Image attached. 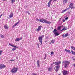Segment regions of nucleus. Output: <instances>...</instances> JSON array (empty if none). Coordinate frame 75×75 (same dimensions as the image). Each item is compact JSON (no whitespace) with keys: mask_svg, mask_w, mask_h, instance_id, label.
I'll return each mask as SVG.
<instances>
[{"mask_svg":"<svg viewBox=\"0 0 75 75\" xmlns=\"http://www.w3.org/2000/svg\"><path fill=\"white\" fill-rule=\"evenodd\" d=\"M55 65H57V66L55 67L54 69L56 72H58V71L59 69V67H60V65H59L61 64V62H55Z\"/></svg>","mask_w":75,"mask_h":75,"instance_id":"f257e3e1","label":"nucleus"},{"mask_svg":"<svg viewBox=\"0 0 75 75\" xmlns=\"http://www.w3.org/2000/svg\"><path fill=\"white\" fill-rule=\"evenodd\" d=\"M70 63V62L68 61L64 60L62 61V66L63 67L64 66L65 68H67L68 67V65H69Z\"/></svg>","mask_w":75,"mask_h":75,"instance_id":"f03ea898","label":"nucleus"},{"mask_svg":"<svg viewBox=\"0 0 75 75\" xmlns=\"http://www.w3.org/2000/svg\"><path fill=\"white\" fill-rule=\"evenodd\" d=\"M39 21L41 23H46V24H50V22L47 21L46 19H40Z\"/></svg>","mask_w":75,"mask_h":75,"instance_id":"7ed1b4c3","label":"nucleus"},{"mask_svg":"<svg viewBox=\"0 0 75 75\" xmlns=\"http://www.w3.org/2000/svg\"><path fill=\"white\" fill-rule=\"evenodd\" d=\"M44 37V35H42L41 36H40L38 38V40L40 42V45L42 44V38Z\"/></svg>","mask_w":75,"mask_h":75,"instance_id":"20e7f679","label":"nucleus"},{"mask_svg":"<svg viewBox=\"0 0 75 75\" xmlns=\"http://www.w3.org/2000/svg\"><path fill=\"white\" fill-rule=\"evenodd\" d=\"M17 68H16L13 67L11 70L12 73H16L17 71Z\"/></svg>","mask_w":75,"mask_h":75,"instance_id":"39448f33","label":"nucleus"},{"mask_svg":"<svg viewBox=\"0 0 75 75\" xmlns=\"http://www.w3.org/2000/svg\"><path fill=\"white\" fill-rule=\"evenodd\" d=\"M56 31H57V30L56 29H54L53 31V33L55 36L59 35V34L58 33L56 32Z\"/></svg>","mask_w":75,"mask_h":75,"instance_id":"423d86ee","label":"nucleus"},{"mask_svg":"<svg viewBox=\"0 0 75 75\" xmlns=\"http://www.w3.org/2000/svg\"><path fill=\"white\" fill-rule=\"evenodd\" d=\"M6 68V66L4 64H0V69H2L3 68Z\"/></svg>","mask_w":75,"mask_h":75,"instance_id":"0eeeda50","label":"nucleus"},{"mask_svg":"<svg viewBox=\"0 0 75 75\" xmlns=\"http://www.w3.org/2000/svg\"><path fill=\"white\" fill-rule=\"evenodd\" d=\"M64 75H67L68 74V72L66 70H64L62 71Z\"/></svg>","mask_w":75,"mask_h":75,"instance_id":"6e6552de","label":"nucleus"},{"mask_svg":"<svg viewBox=\"0 0 75 75\" xmlns=\"http://www.w3.org/2000/svg\"><path fill=\"white\" fill-rule=\"evenodd\" d=\"M73 5H74V4L72 3H71L69 5V7H70L71 9H72V8H75V7L73 6Z\"/></svg>","mask_w":75,"mask_h":75,"instance_id":"1a4fd4ad","label":"nucleus"},{"mask_svg":"<svg viewBox=\"0 0 75 75\" xmlns=\"http://www.w3.org/2000/svg\"><path fill=\"white\" fill-rule=\"evenodd\" d=\"M42 28V26H39L38 27V28L37 29V31H40V30H41Z\"/></svg>","mask_w":75,"mask_h":75,"instance_id":"9d476101","label":"nucleus"},{"mask_svg":"<svg viewBox=\"0 0 75 75\" xmlns=\"http://www.w3.org/2000/svg\"><path fill=\"white\" fill-rule=\"evenodd\" d=\"M52 1V0H50V1L48 3L47 6L48 7H50L51 5V2Z\"/></svg>","mask_w":75,"mask_h":75,"instance_id":"9b49d317","label":"nucleus"},{"mask_svg":"<svg viewBox=\"0 0 75 75\" xmlns=\"http://www.w3.org/2000/svg\"><path fill=\"white\" fill-rule=\"evenodd\" d=\"M20 23V21H18L17 23H16L13 26H12V28H14V27H16V25Z\"/></svg>","mask_w":75,"mask_h":75,"instance_id":"f8f14e48","label":"nucleus"},{"mask_svg":"<svg viewBox=\"0 0 75 75\" xmlns=\"http://www.w3.org/2000/svg\"><path fill=\"white\" fill-rule=\"evenodd\" d=\"M22 39V38H17L15 40V41H20Z\"/></svg>","mask_w":75,"mask_h":75,"instance_id":"ddd939ff","label":"nucleus"},{"mask_svg":"<svg viewBox=\"0 0 75 75\" xmlns=\"http://www.w3.org/2000/svg\"><path fill=\"white\" fill-rule=\"evenodd\" d=\"M4 28L5 29L7 30L8 28V26L7 25H5L4 26Z\"/></svg>","mask_w":75,"mask_h":75,"instance_id":"4468645a","label":"nucleus"},{"mask_svg":"<svg viewBox=\"0 0 75 75\" xmlns=\"http://www.w3.org/2000/svg\"><path fill=\"white\" fill-rule=\"evenodd\" d=\"M48 71L51 72L52 70V68L51 67H49L47 69Z\"/></svg>","mask_w":75,"mask_h":75,"instance_id":"2eb2a0df","label":"nucleus"},{"mask_svg":"<svg viewBox=\"0 0 75 75\" xmlns=\"http://www.w3.org/2000/svg\"><path fill=\"white\" fill-rule=\"evenodd\" d=\"M67 30V27H64L63 29H62V30H61V31H65V30Z\"/></svg>","mask_w":75,"mask_h":75,"instance_id":"dca6fc26","label":"nucleus"},{"mask_svg":"<svg viewBox=\"0 0 75 75\" xmlns=\"http://www.w3.org/2000/svg\"><path fill=\"white\" fill-rule=\"evenodd\" d=\"M65 51L66 52H69V53H70V54H71V52L70 51V50H67V49H65Z\"/></svg>","mask_w":75,"mask_h":75,"instance_id":"f3484780","label":"nucleus"},{"mask_svg":"<svg viewBox=\"0 0 75 75\" xmlns=\"http://www.w3.org/2000/svg\"><path fill=\"white\" fill-rule=\"evenodd\" d=\"M37 64L38 67H40V61L39 60H38L37 62Z\"/></svg>","mask_w":75,"mask_h":75,"instance_id":"a211bd4d","label":"nucleus"},{"mask_svg":"<svg viewBox=\"0 0 75 75\" xmlns=\"http://www.w3.org/2000/svg\"><path fill=\"white\" fill-rule=\"evenodd\" d=\"M63 4H64L68 2V0H63Z\"/></svg>","mask_w":75,"mask_h":75,"instance_id":"6ab92c4d","label":"nucleus"},{"mask_svg":"<svg viewBox=\"0 0 75 75\" xmlns=\"http://www.w3.org/2000/svg\"><path fill=\"white\" fill-rule=\"evenodd\" d=\"M13 17V13H11L9 15V17L10 18H11Z\"/></svg>","mask_w":75,"mask_h":75,"instance_id":"aec40b11","label":"nucleus"},{"mask_svg":"<svg viewBox=\"0 0 75 75\" xmlns=\"http://www.w3.org/2000/svg\"><path fill=\"white\" fill-rule=\"evenodd\" d=\"M9 45H11V47H15V48H17V47L14 46V45H13L12 44H11L10 43H9Z\"/></svg>","mask_w":75,"mask_h":75,"instance_id":"412c9836","label":"nucleus"},{"mask_svg":"<svg viewBox=\"0 0 75 75\" xmlns=\"http://www.w3.org/2000/svg\"><path fill=\"white\" fill-rule=\"evenodd\" d=\"M71 49H72L73 50H74V51H75V47L74 46H71Z\"/></svg>","mask_w":75,"mask_h":75,"instance_id":"4be33fe9","label":"nucleus"},{"mask_svg":"<svg viewBox=\"0 0 75 75\" xmlns=\"http://www.w3.org/2000/svg\"><path fill=\"white\" fill-rule=\"evenodd\" d=\"M71 54H73V55H75V52H74V51L71 50Z\"/></svg>","mask_w":75,"mask_h":75,"instance_id":"5701e85b","label":"nucleus"},{"mask_svg":"<svg viewBox=\"0 0 75 75\" xmlns=\"http://www.w3.org/2000/svg\"><path fill=\"white\" fill-rule=\"evenodd\" d=\"M0 36H1V37L2 38H4V36L3 35H0Z\"/></svg>","mask_w":75,"mask_h":75,"instance_id":"b1692460","label":"nucleus"},{"mask_svg":"<svg viewBox=\"0 0 75 75\" xmlns=\"http://www.w3.org/2000/svg\"><path fill=\"white\" fill-rule=\"evenodd\" d=\"M51 42H52V44H54V43H55V40H52L51 41Z\"/></svg>","mask_w":75,"mask_h":75,"instance_id":"393cba45","label":"nucleus"},{"mask_svg":"<svg viewBox=\"0 0 75 75\" xmlns=\"http://www.w3.org/2000/svg\"><path fill=\"white\" fill-rule=\"evenodd\" d=\"M68 34L66 33L64 34V37H68Z\"/></svg>","mask_w":75,"mask_h":75,"instance_id":"a878e982","label":"nucleus"},{"mask_svg":"<svg viewBox=\"0 0 75 75\" xmlns=\"http://www.w3.org/2000/svg\"><path fill=\"white\" fill-rule=\"evenodd\" d=\"M57 30H61V26L58 27L57 28Z\"/></svg>","mask_w":75,"mask_h":75,"instance_id":"bb28decb","label":"nucleus"},{"mask_svg":"<svg viewBox=\"0 0 75 75\" xmlns=\"http://www.w3.org/2000/svg\"><path fill=\"white\" fill-rule=\"evenodd\" d=\"M32 75H38V74H37L36 73H33L32 74Z\"/></svg>","mask_w":75,"mask_h":75,"instance_id":"cd10ccee","label":"nucleus"},{"mask_svg":"<svg viewBox=\"0 0 75 75\" xmlns=\"http://www.w3.org/2000/svg\"><path fill=\"white\" fill-rule=\"evenodd\" d=\"M16 50V48H13L12 49V51H15Z\"/></svg>","mask_w":75,"mask_h":75,"instance_id":"c85d7f7f","label":"nucleus"},{"mask_svg":"<svg viewBox=\"0 0 75 75\" xmlns=\"http://www.w3.org/2000/svg\"><path fill=\"white\" fill-rule=\"evenodd\" d=\"M14 2H15V0H11V3H13Z\"/></svg>","mask_w":75,"mask_h":75,"instance_id":"c756f323","label":"nucleus"},{"mask_svg":"<svg viewBox=\"0 0 75 75\" xmlns=\"http://www.w3.org/2000/svg\"><path fill=\"white\" fill-rule=\"evenodd\" d=\"M3 52V51L2 50H0V55H1V54H2V52Z\"/></svg>","mask_w":75,"mask_h":75,"instance_id":"7c9ffc66","label":"nucleus"},{"mask_svg":"<svg viewBox=\"0 0 75 75\" xmlns=\"http://www.w3.org/2000/svg\"><path fill=\"white\" fill-rule=\"evenodd\" d=\"M46 57H47V54H45V57L44 58V59H46Z\"/></svg>","mask_w":75,"mask_h":75,"instance_id":"2f4dec72","label":"nucleus"},{"mask_svg":"<svg viewBox=\"0 0 75 75\" xmlns=\"http://www.w3.org/2000/svg\"><path fill=\"white\" fill-rule=\"evenodd\" d=\"M54 54V53L53 52H51V55H53Z\"/></svg>","mask_w":75,"mask_h":75,"instance_id":"473e14b6","label":"nucleus"},{"mask_svg":"<svg viewBox=\"0 0 75 75\" xmlns=\"http://www.w3.org/2000/svg\"><path fill=\"white\" fill-rule=\"evenodd\" d=\"M68 17H67V18H65V20H68Z\"/></svg>","mask_w":75,"mask_h":75,"instance_id":"72a5a7b5","label":"nucleus"},{"mask_svg":"<svg viewBox=\"0 0 75 75\" xmlns=\"http://www.w3.org/2000/svg\"><path fill=\"white\" fill-rule=\"evenodd\" d=\"M67 10V9H65L64 10V12H65Z\"/></svg>","mask_w":75,"mask_h":75,"instance_id":"f704fd0d","label":"nucleus"},{"mask_svg":"<svg viewBox=\"0 0 75 75\" xmlns=\"http://www.w3.org/2000/svg\"><path fill=\"white\" fill-rule=\"evenodd\" d=\"M62 37H65V36H64V34L62 35Z\"/></svg>","mask_w":75,"mask_h":75,"instance_id":"c9c22d12","label":"nucleus"},{"mask_svg":"<svg viewBox=\"0 0 75 75\" xmlns=\"http://www.w3.org/2000/svg\"><path fill=\"white\" fill-rule=\"evenodd\" d=\"M14 60L12 59V60H11L9 61H14Z\"/></svg>","mask_w":75,"mask_h":75,"instance_id":"e433bc0d","label":"nucleus"},{"mask_svg":"<svg viewBox=\"0 0 75 75\" xmlns=\"http://www.w3.org/2000/svg\"><path fill=\"white\" fill-rule=\"evenodd\" d=\"M69 9H70V8H68L66 9H67V10H69Z\"/></svg>","mask_w":75,"mask_h":75,"instance_id":"4c0bfd02","label":"nucleus"},{"mask_svg":"<svg viewBox=\"0 0 75 75\" xmlns=\"http://www.w3.org/2000/svg\"><path fill=\"white\" fill-rule=\"evenodd\" d=\"M26 13H27H27H29V12L28 11H26Z\"/></svg>","mask_w":75,"mask_h":75,"instance_id":"58836bf2","label":"nucleus"},{"mask_svg":"<svg viewBox=\"0 0 75 75\" xmlns=\"http://www.w3.org/2000/svg\"><path fill=\"white\" fill-rule=\"evenodd\" d=\"M36 20H37L38 21H39V19L38 18H36Z\"/></svg>","mask_w":75,"mask_h":75,"instance_id":"ea45409f","label":"nucleus"},{"mask_svg":"<svg viewBox=\"0 0 75 75\" xmlns=\"http://www.w3.org/2000/svg\"><path fill=\"white\" fill-rule=\"evenodd\" d=\"M73 66H74V67L75 68V64H74Z\"/></svg>","mask_w":75,"mask_h":75,"instance_id":"a19ab883","label":"nucleus"},{"mask_svg":"<svg viewBox=\"0 0 75 75\" xmlns=\"http://www.w3.org/2000/svg\"><path fill=\"white\" fill-rule=\"evenodd\" d=\"M37 45H38V47H39V44H37Z\"/></svg>","mask_w":75,"mask_h":75,"instance_id":"79ce46f5","label":"nucleus"},{"mask_svg":"<svg viewBox=\"0 0 75 75\" xmlns=\"http://www.w3.org/2000/svg\"><path fill=\"white\" fill-rule=\"evenodd\" d=\"M57 0H54L53 1H57Z\"/></svg>","mask_w":75,"mask_h":75,"instance_id":"37998d69","label":"nucleus"},{"mask_svg":"<svg viewBox=\"0 0 75 75\" xmlns=\"http://www.w3.org/2000/svg\"><path fill=\"white\" fill-rule=\"evenodd\" d=\"M2 16V14H1L0 16V17L1 18V17Z\"/></svg>","mask_w":75,"mask_h":75,"instance_id":"c03bdc74","label":"nucleus"},{"mask_svg":"<svg viewBox=\"0 0 75 75\" xmlns=\"http://www.w3.org/2000/svg\"><path fill=\"white\" fill-rule=\"evenodd\" d=\"M64 13V11H63L62 12V13Z\"/></svg>","mask_w":75,"mask_h":75,"instance_id":"a18cd8bd","label":"nucleus"},{"mask_svg":"<svg viewBox=\"0 0 75 75\" xmlns=\"http://www.w3.org/2000/svg\"><path fill=\"white\" fill-rule=\"evenodd\" d=\"M53 64H54V65L55 64V62H53Z\"/></svg>","mask_w":75,"mask_h":75,"instance_id":"49530a36","label":"nucleus"},{"mask_svg":"<svg viewBox=\"0 0 75 75\" xmlns=\"http://www.w3.org/2000/svg\"><path fill=\"white\" fill-rule=\"evenodd\" d=\"M46 39H47L48 38V37L47 36L46 37Z\"/></svg>","mask_w":75,"mask_h":75,"instance_id":"de8ad7c7","label":"nucleus"},{"mask_svg":"<svg viewBox=\"0 0 75 75\" xmlns=\"http://www.w3.org/2000/svg\"><path fill=\"white\" fill-rule=\"evenodd\" d=\"M28 14H29V15H30V13L29 12Z\"/></svg>","mask_w":75,"mask_h":75,"instance_id":"09e8293b","label":"nucleus"},{"mask_svg":"<svg viewBox=\"0 0 75 75\" xmlns=\"http://www.w3.org/2000/svg\"><path fill=\"white\" fill-rule=\"evenodd\" d=\"M47 42V41H45V42Z\"/></svg>","mask_w":75,"mask_h":75,"instance_id":"8fccbe9b","label":"nucleus"},{"mask_svg":"<svg viewBox=\"0 0 75 75\" xmlns=\"http://www.w3.org/2000/svg\"><path fill=\"white\" fill-rule=\"evenodd\" d=\"M73 60H74V61H75V59H73Z\"/></svg>","mask_w":75,"mask_h":75,"instance_id":"3c124183","label":"nucleus"},{"mask_svg":"<svg viewBox=\"0 0 75 75\" xmlns=\"http://www.w3.org/2000/svg\"><path fill=\"white\" fill-rule=\"evenodd\" d=\"M63 22H65V20L63 21Z\"/></svg>","mask_w":75,"mask_h":75,"instance_id":"603ef678","label":"nucleus"},{"mask_svg":"<svg viewBox=\"0 0 75 75\" xmlns=\"http://www.w3.org/2000/svg\"><path fill=\"white\" fill-rule=\"evenodd\" d=\"M3 1H5L6 0H2Z\"/></svg>","mask_w":75,"mask_h":75,"instance_id":"864d4df0","label":"nucleus"},{"mask_svg":"<svg viewBox=\"0 0 75 75\" xmlns=\"http://www.w3.org/2000/svg\"><path fill=\"white\" fill-rule=\"evenodd\" d=\"M16 59H17V57L16 58Z\"/></svg>","mask_w":75,"mask_h":75,"instance_id":"5fc2aeb1","label":"nucleus"}]
</instances>
